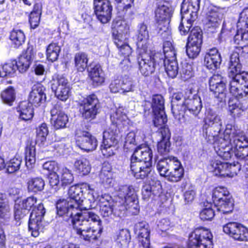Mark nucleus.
I'll use <instances>...</instances> for the list:
<instances>
[{"instance_id": "1", "label": "nucleus", "mask_w": 248, "mask_h": 248, "mask_svg": "<svg viewBox=\"0 0 248 248\" xmlns=\"http://www.w3.org/2000/svg\"><path fill=\"white\" fill-rule=\"evenodd\" d=\"M118 197L121 200L114 201L108 194L101 195L99 197L100 212L103 217H107L113 215L122 217L128 210L135 214L139 212L137 196L132 186H121Z\"/></svg>"}, {"instance_id": "2", "label": "nucleus", "mask_w": 248, "mask_h": 248, "mask_svg": "<svg viewBox=\"0 0 248 248\" xmlns=\"http://www.w3.org/2000/svg\"><path fill=\"white\" fill-rule=\"evenodd\" d=\"M72 225L77 234L89 242L96 240L102 230L100 217L94 212L77 213L73 217Z\"/></svg>"}, {"instance_id": "3", "label": "nucleus", "mask_w": 248, "mask_h": 248, "mask_svg": "<svg viewBox=\"0 0 248 248\" xmlns=\"http://www.w3.org/2000/svg\"><path fill=\"white\" fill-rule=\"evenodd\" d=\"M220 144L215 147L217 155L224 159L228 160L232 155V150L248 145V138L245 133L231 124H227L224 132L223 138H221Z\"/></svg>"}, {"instance_id": "4", "label": "nucleus", "mask_w": 248, "mask_h": 248, "mask_svg": "<svg viewBox=\"0 0 248 248\" xmlns=\"http://www.w3.org/2000/svg\"><path fill=\"white\" fill-rule=\"evenodd\" d=\"M230 93L235 96L240 97L248 93V73L241 71L239 54L233 52L230 56L229 64Z\"/></svg>"}, {"instance_id": "5", "label": "nucleus", "mask_w": 248, "mask_h": 248, "mask_svg": "<svg viewBox=\"0 0 248 248\" xmlns=\"http://www.w3.org/2000/svg\"><path fill=\"white\" fill-rule=\"evenodd\" d=\"M115 124H112L110 127L103 132V144L105 146H114L118 143L117 127L123 125L127 126L129 120L126 115V110L123 107H119L113 115Z\"/></svg>"}, {"instance_id": "6", "label": "nucleus", "mask_w": 248, "mask_h": 248, "mask_svg": "<svg viewBox=\"0 0 248 248\" xmlns=\"http://www.w3.org/2000/svg\"><path fill=\"white\" fill-rule=\"evenodd\" d=\"M172 15V8L168 1L158 0L155 11V32L162 35L169 31L170 18Z\"/></svg>"}, {"instance_id": "7", "label": "nucleus", "mask_w": 248, "mask_h": 248, "mask_svg": "<svg viewBox=\"0 0 248 248\" xmlns=\"http://www.w3.org/2000/svg\"><path fill=\"white\" fill-rule=\"evenodd\" d=\"M164 100L161 95L153 96L152 102L145 101L144 109L150 111L152 109L154 113V124L155 126L163 125L167 121V116L164 111Z\"/></svg>"}, {"instance_id": "8", "label": "nucleus", "mask_w": 248, "mask_h": 248, "mask_svg": "<svg viewBox=\"0 0 248 248\" xmlns=\"http://www.w3.org/2000/svg\"><path fill=\"white\" fill-rule=\"evenodd\" d=\"M213 236L207 229L197 228L189 235V248H213Z\"/></svg>"}, {"instance_id": "9", "label": "nucleus", "mask_w": 248, "mask_h": 248, "mask_svg": "<svg viewBox=\"0 0 248 248\" xmlns=\"http://www.w3.org/2000/svg\"><path fill=\"white\" fill-rule=\"evenodd\" d=\"M79 108L82 117L84 119L91 120L94 119L99 113L100 105L97 96L93 94L80 101Z\"/></svg>"}, {"instance_id": "10", "label": "nucleus", "mask_w": 248, "mask_h": 248, "mask_svg": "<svg viewBox=\"0 0 248 248\" xmlns=\"http://www.w3.org/2000/svg\"><path fill=\"white\" fill-rule=\"evenodd\" d=\"M83 188L86 189L89 191L87 197L84 199H80L79 201V204L77 207V211H76L75 216L77 213H81L85 212H93L90 209L93 207L95 201L97 200L99 202V197L101 196L98 195L99 189L98 187L93 185H89L86 184L83 186Z\"/></svg>"}, {"instance_id": "11", "label": "nucleus", "mask_w": 248, "mask_h": 248, "mask_svg": "<svg viewBox=\"0 0 248 248\" xmlns=\"http://www.w3.org/2000/svg\"><path fill=\"white\" fill-rule=\"evenodd\" d=\"M45 213L43 205L39 204L31 213L28 227L32 236L36 237L39 235L40 232H43L44 226L42 224V219Z\"/></svg>"}, {"instance_id": "12", "label": "nucleus", "mask_w": 248, "mask_h": 248, "mask_svg": "<svg viewBox=\"0 0 248 248\" xmlns=\"http://www.w3.org/2000/svg\"><path fill=\"white\" fill-rule=\"evenodd\" d=\"M211 167L216 175L224 177H233L241 169V166L238 162H234L232 164L219 160L213 161L211 164Z\"/></svg>"}, {"instance_id": "13", "label": "nucleus", "mask_w": 248, "mask_h": 248, "mask_svg": "<svg viewBox=\"0 0 248 248\" xmlns=\"http://www.w3.org/2000/svg\"><path fill=\"white\" fill-rule=\"evenodd\" d=\"M51 89L56 96L62 101H66L70 95V87L68 80L63 76L54 77L51 84Z\"/></svg>"}, {"instance_id": "14", "label": "nucleus", "mask_w": 248, "mask_h": 248, "mask_svg": "<svg viewBox=\"0 0 248 248\" xmlns=\"http://www.w3.org/2000/svg\"><path fill=\"white\" fill-rule=\"evenodd\" d=\"M146 51L140 50V56L138 58L139 69L141 74L147 77L155 71L156 63L155 58L156 55L152 56Z\"/></svg>"}, {"instance_id": "15", "label": "nucleus", "mask_w": 248, "mask_h": 248, "mask_svg": "<svg viewBox=\"0 0 248 248\" xmlns=\"http://www.w3.org/2000/svg\"><path fill=\"white\" fill-rule=\"evenodd\" d=\"M112 7L108 0H94V12L97 18L103 24L111 19Z\"/></svg>"}, {"instance_id": "16", "label": "nucleus", "mask_w": 248, "mask_h": 248, "mask_svg": "<svg viewBox=\"0 0 248 248\" xmlns=\"http://www.w3.org/2000/svg\"><path fill=\"white\" fill-rule=\"evenodd\" d=\"M223 230L235 240L248 241V229L240 223L229 222L223 226Z\"/></svg>"}, {"instance_id": "17", "label": "nucleus", "mask_w": 248, "mask_h": 248, "mask_svg": "<svg viewBox=\"0 0 248 248\" xmlns=\"http://www.w3.org/2000/svg\"><path fill=\"white\" fill-rule=\"evenodd\" d=\"M222 122L204 124L202 126L203 137L210 143L215 144L214 148L220 144L221 141L218 139V136L221 131Z\"/></svg>"}, {"instance_id": "18", "label": "nucleus", "mask_w": 248, "mask_h": 248, "mask_svg": "<svg viewBox=\"0 0 248 248\" xmlns=\"http://www.w3.org/2000/svg\"><path fill=\"white\" fill-rule=\"evenodd\" d=\"M130 170L136 179L148 177L152 172V162H131Z\"/></svg>"}, {"instance_id": "19", "label": "nucleus", "mask_w": 248, "mask_h": 248, "mask_svg": "<svg viewBox=\"0 0 248 248\" xmlns=\"http://www.w3.org/2000/svg\"><path fill=\"white\" fill-rule=\"evenodd\" d=\"M56 208L58 215L65 216L66 217H69L68 220L72 223L73 217H74L76 211L78 210L77 207L74 203L68 200H60L57 202Z\"/></svg>"}, {"instance_id": "20", "label": "nucleus", "mask_w": 248, "mask_h": 248, "mask_svg": "<svg viewBox=\"0 0 248 248\" xmlns=\"http://www.w3.org/2000/svg\"><path fill=\"white\" fill-rule=\"evenodd\" d=\"M51 123L56 129L64 128L68 121L67 116L61 110L59 105H55L50 111Z\"/></svg>"}, {"instance_id": "21", "label": "nucleus", "mask_w": 248, "mask_h": 248, "mask_svg": "<svg viewBox=\"0 0 248 248\" xmlns=\"http://www.w3.org/2000/svg\"><path fill=\"white\" fill-rule=\"evenodd\" d=\"M135 232L138 234L140 243L143 248H150V232L149 225L145 222L136 224Z\"/></svg>"}, {"instance_id": "22", "label": "nucleus", "mask_w": 248, "mask_h": 248, "mask_svg": "<svg viewBox=\"0 0 248 248\" xmlns=\"http://www.w3.org/2000/svg\"><path fill=\"white\" fill-rule=\"evenodd\" d=\"M77 143L80 149L87 152L94 150L97 146L95 138L87 132H83L82 135L78 136Z\"/></svg>"}, {"instance_id": "23", "label": "nucleus", "mask_w": 248, "mask_h": 248, "mask_svg": "<svg viewBox=\"0 0 248 248\" xmlns=\"http://www.w3.org/2000/svg\"><path fill=\"white\" fill-rule=\"evenodd\" d=\"M152 158L151 149L148 146L141 145L134 150L131 157V162H152Z\"/></svg>"}, {"instance_id": "24", "label": "nucleus", "mask_w": 248, "mask_h": 248, "mask_svg": "<svg viewBox=\"0 0 248 248\" xmlns=\"http://www.w3.org/2000/svg\"><path fill=\"white\" fill-rule=\"evenodd\" d=\"M137 46L141 50L146 51L148 48L149 31L147 26L144 23L139 24L137 29Z\"/></svg>"}, {"instance_id": "25", "label": "nucleus", "mask_w": 248, "mask_h": 248, "mask_svg": "<svg viewBox=\"0 0 248 248\" xmlns=\"http://www.w3.org/2000/svg\"><path fill=\"white\" fill-rule=\"evenodd\" d=\"M200 0H184L181 8V13L182 14V19L188 13H191L193 19H197L198 12L200 9Z\"/></svg>"}, {"instance_id": "26", "label": "nucleus", "mask_w": 248, "mask_h": 248, "mask_svg": "<svg viewBox=\"0 0 248 248\" xmlns=\"http://www.w3.org/2000/svg\"><path fill=\"white\" fill-rule=\"evenodd\" d=\"M44 91L45 88L41 84H34L30 93L28 102L35 106H39L46 98Z\"/></svg>"}, {"instance_id": "27", "label": "nucleus", "mask_w": 248, "mask_h": 248, "mask_svg": "<svg viewBox=\"0 0 248 248\" xmlns=\"http://www.w3.org/2000/svg\"><path fill=\"white\" fill-rule=\"evenodd\" d=\"M161 185L158 181L152 180L142 186V195L143 199L148 200L152 195H157L161 192Z\"/></svg>"}, {"instance_id": "28", "label": "nucleus", "mask_w": 248, "mask_h": 248, "mask_svg": "<svg viewBox=\"0 0 248 248\" xmlns=\"http://www.w3.org/2000/svg\"><path fill=\"white\" fill-rule=\"evenodd\" d=\"M221 57L217 49L213 48L207 52L204 57V64L209 69H216L221 63Z\"/></svg>"}, {"instance_id": "29", "label": "nucleus", "mask_w": 248, "mask_h": 248, "mask_svg": "<svg viewBox=\"0 0 248 248\" xmlns=\"http://www.w3.org/2000/svg\"><path fill=\"white\" fill-rule=\"evenodd\" d=\"M33 53L32 50L28 48L26 51L18 58L16 61V66L20 73H24L29 69L32 60Z\"/></svg>"}, {"instance_id": "30", "label": "nucleus", "mask_w": 248, "mask_h": 248, "mask_svg": "<svg viewBox=\"0 0 248 248\" xmlns=\"http://www.w3.org/2000/svg\"><path fill=\"white\" fill-rule=\"evenodd\" d=\"M223 16V13L220 9L216 7L211 9L207 16L206 24L208 27H218L221 22Z\"/></svg>"}, {"instance_id": "31", "label": "nucleus", "mask_w": 248, "mask_h": 248, "mask_svg": "<svg viewBox=\"0 0 248 248\" xmlns=\"http://www.w3.org/2000/svg\"><path fill=\"white\" fill-rule=\"evenodd\" d=\"M185 104L187 111L195 116L198 115L202 107L201 99L197 94L194 95L192 98L185 99Z\"/></svg>"}, {"instance_id": "32", "label": "nucleus", "mask_w": 248, "mask_h": 248, "mask_svg": "<svg viewBox=\"0 0 248 248\" xmlns=\"http://www.w3.org/2000/svg\"><path fill=\"white\" fill-rule=\"evenodd\" d=\"M184 169L180 162L176 159L170 170L169 171L166 178L169 181L177 182L182 179L184 176Z\"/></svg>"}, {"instance_id": "33", "label": "nucleus", "mask_w": 248, "mask_h": 248, "mask_svg": "<svg viewBox=\"0 0 248 248\" xmlns=\"http://www.w3.org/2000/svg\"><path fill=\"white\" fill-rule=\"evenodd\" d=\"M88 71L89 76L94 86L100 85L104 82V74L100 65H96L91 67Z\"/></svg>"}, {"instance_id": "34", "label": "nucleus", "mask_w": 248, "mask_h": 248, "mask_svg": "<svg viewBox=\"0 0 248 248\" xmlns=\"http://www.w3.org/2000/svg\"><path fill=\"white\" fill-rule=\"evenodd\" d=\"M17 111L20 118L24 121L31 120L33 116L32 105L27 101L20 103L17 108Z\"/></svg>"}, {"instance_id": "35", "label": "nucleus", "mask_w": 248, "mask_h": 248, "mask_svg": "<svg viewBox=\"0 0 248 248\" xmlns=\"http://www.w3.org/2000/svg\"><path fill=\"white\" fill-rule=\"evenodd\" d=\"M176 159L177 158L173 157L171 158H164L159 160L156 168L161 176L166 178Z\"/></svg>"}, {"instance_id": "36", "label": "nucleus", "mask_w": 248, "mask_h": 248, "mask_svg": "<svg viewBox=\"0 0 248 248\" xmlns=\"http://www.w3.org/2000/svg\"><path fill=\"white\" fill-rule=\"evenodd\" d=\"M129 28V25L125 21L116 20L112 24V35L126 36Z\"/></svg>"}, {"instance_id": "37", "label": "nucleus", "mask_w": 248, "mask_h": 248, "mask_svg": "<svg viewBox=\"0 0 248 248\" xmlns=\"http://www.w3.org/2000/svg\"><path fill=\"white\" fill-rule=\"evenodd\" d=\"M91 165L88 159L80 158L75 160L74 163V169L78 173L85 175L91 171Z\"/></svg>"}, {"instance_id": "38", "label": "nucleus", "mask_w": 248, "mask_h": 248, "mask_svg": "<svg viewBox=\"0 0 248 248\" xmlns=\"http://www.w3.org/2000/svg\"><path fill=\"white\" fill-rule=\"evenodd\" d=\"M131 240L130 232L127 229H122L117 233L115 242L119 248H126Z\"/></svg>"}, {"instance_id": "39", "label": "nucleus", "mask_w": 248, "mask_h": 248, "mask_svg": "<svg viewBox=\"0 0 248 248\" xmlns=\"http://www.w3.org/2000/svg\"><path fill=\"white\" fill-rule=\"evenodd\" d=\"M163 63L168 75L172 78H175L178 73V66L176 59L175 60L164 59Z\"/></svg>"}, {"instance_id": "40", "label": "nucleus", "mask_w": 248, "mask_h": 248, "mask_svg": "<svg viewBox=\"0 0 248 248\" xmlns=\"http://www.w3.org/2000/svg\"><path fill=\"white\" fill-rule=\"evenodd\" d=\"M81 187L77 186H72L68 190L69 197L68 200L74 204L77 207L79 204V201L83 196V190Z\"/></svg>"}, {"instance_id": "41", "label": "nucleus", "mask_w": 248, "mask_h": 248, "mask_svg": "<svg viewBox=\"0 0 248 248\" xmlns=\"http://www.w3.org/2000/svg\"><path fill=\"white\" fill-rule=\"evenodd\" d=\"M16 97V93L12 87H9L2 91L0 93V98L2 102L9 106L13 105Z\"/></svg>"}, {"instance_id": "42", "label": "nucleus", "mask_w": 248, "mask_h": 248, "mask_svg": "<svg viewBox=\"0 0 248 248\" xmlns=\"http://www.w3.org/2000/svg\"><path fill=\"white\" fill-rule=\"evenodd\" d=\"M181 22L179 26V31L182 35H186L190 31L194 22L196 19H193L191 16V13H188L185 16V17L182 19V14H181Z\"/></svg>"}, {"instance_id": "43", "label": "nucleus", "mask_w": 248, "mask_h": 248, "mask_svg": "<svg viewBox=\"0 0 248 248\" xmlns=\"http://www.w3.org/2000/svg\"><path fill=\"white\" fill-rule=\"evenodd\" d=\"M88 61V56L84 52H80L75 55V65L78 71L83 72L85 70L87 67Z\"/></svg>"}, {"instance_id": "44", "label": "nucleus", "mask_w": 248, "mask_h": 248, "mask_svg": "<svg viewBox=\"0 0 248 248\" xmlns=\"http://www.w3.org/2000/svg\"><path fill=\"white\" fill-rule=\"evenodd\" d=\"M27 185L29 192L36 193L43 190L45 184L42 178L36 177L29 180Z\"/></svg>"}, {"instance_id": "45", "label": "nucleus", "mask_w": 248, "mask_h": 248, "mask_svg": "<svg viewBox=\"0 0 248 248\" xmlns=\"http://www.w3.org/2000/svg\"><path fill=\"white\" fill-rule=\"evenodd\" d=\"M10 39L14 46L18 47L24 43L25 36L21 30L14 29L10 33Z\"/></svg>"}, {"instance_id": "46", "label": "nucleus", "mask_w": 248, "mask_h": 248, "mask_svg": "<svg viewBox=\"0 0 248 248\" xmlns=\"http://www.w3.org/2000/svg\"><path fill=\"white\" fill-rule=\"evenodd\" d=\"M61 52L60 46L56 43H51L47 47L46 53L48 61L52 62L57 60Z\"/></svg>"}, {"instance_id": "47", "label": "nucleus", "mask_w": 248, "mask_h": 248, "mask_svg": "<svg viewBox=\"0 0 248 248\" xmlns=\"http://www.w3.org/2000/svg\"><path fill=\"white\" fill-rule=\"evenodd\" d=\"M187 43L202 45V32L199 27H195L190 31Z\"/></svg>"}, {"instance_id": "48", "label": "nucleus", "mask_w": 248, "mask_h": 248, "mask_svg": "<svg viewBox=\"0 0 248 248\" xmlns=\"http://www.w3.org/2000/svg\"><path fill=\"white\" fill-rule=\"evenodd\" d=\"M4 195L0 194V224L9 218L10 216L9 206L4 202Z\"/></svg>"}, {"instance_id": "49", "label": "nucleus", "mask_w": 248, "mask_h": 248, "mask_svg": "<svg viewBox=\"0 0 248 248\" xmlns=\"http://www.w3.org/2000/svg\"><path fill=\"white\" fill-rule=\"evenodd\" d=\"M35 148L33 146H30L27 148L25 155L26 166L30 169L34 166L35 161Z\"/></svg>"}, {"instance_id": "50", "label": "nucleus", "mask_w": 248, "mask_h": 248, "mask_svg": "<svg viewBox=\"0 0 248 248\" xmlns=\"http://www.w3.org/2000/svg\"><path fill=\"white\" fill-rule=\"evenodd\" d=\"M59 170L61 176L62 186H66L71 184L74 180V177L71 171L66 168H62Z\"/></svg>"}, {"instance_id": "51", "label": "nucleus", "mask_w": 248, "mask_h": 248, "mask_svg": "<svg viewBox=\"0 0 248 248\" xmlns=\"http://www.w3.org/2000/svg\"><path fill=\"white\" fill-rule=\"evenodd\" d=\"M203 122L204 124L222 122L217 111L210 108L206 109Z\"/></svg>"}, {"instance_id": "52", "label": "nucleus", "mask_w": 248, "mask_h": 248, "mask_svg": "<svg viewBox=\"0 0 248 248\" xmlns=\"http://www.w3.org/2000/svg\"><path fill=\"white\" fill-rule=\"evenodd\" d=\"M22 160L20 157H15L6 163L7 171L13 173L18 171L20 167Z\"/></svg>"}, {"instance_id": "53", "label": "nucleus", "mask_w": 248, "mask_h": 248, "mask_svg": "<svg viewBox=\"0 0 248 248\" xmlns=\"http://www.w3.org/2000/svg\"><path fill=\"white\" fill-rule=\"evenodd\" d=\"M201 44L187 43L186 45V52L189 58L194 59L196 58L201 51Z\"/></svg>"}, {"instance_id": "54", "label": "nucleus", "mask_w": 248, "mask_h": 248, "mask_svg": "<svg viewBox=\"0 0 248 248\" xmlns=\"http://www.w3.org/2000/svg\"><path fill=\"white\" fill-rule=\"evenodd\" d=\"M15 61L6 63L0 68V77H5L7 75H13L16 71Z\"/></svg>"}, {"instance_id": "55", "label": "nucleus", "mask_w": 248, "mask_h": 248, "mask_svg": "<svg viewBox=\"0 0 248 248\" xmlns=\"http://www.w3.org/2000/svg\"><path fill=\"white\" fill-rule=\"evenodd\" d=\"M163 52L165 56L164 59H176V52L171 43L170 41H166L163 44Z\"/></svg>"}, {"instance_id": "56", "label": "nucleus", "mask_w": 248, "mask_h": 248, "mask_svg": "<svg viewBox=\"0 0 248 248\" xmlns=\"http://www.w3.org/2000/svg\"><path fill=\"white\" fill-rule=\"evenodd\" d=\"M171 111L175 118H180L181 116H183L185 112L187 111L185 101H182L179 103L171 105Z\"/></svg>"}, {"instance_id": "57", "label": "nucleus", "mask_w": 248, "mask_h": 248, "mask_svg": "<svg viewBox=\"0 0 248 248\" xmlns=\"http://www.w3.org/2000/svg\"><path fill=\"white\" fill-rule=\"evenodd\" d=\"M48 134V130L47 125L46 124H42L37 129L36 131V140L37 142L44 143Z\"/></svg>"}, {"instance_id": "58", "label": "nucleus", "mask_w": 248, "mask_h": 248, "mask_svg": "<svg viewBox=\"0 0 248 248\" xmlns=\"http://www.w3.org/2000/svg\"><path fill=\"white\" fill-rule=\"evenodd\" d=\"M193 70L191 64L187 62L183 63L182 69L180 71L181 78L184 80H187L193 76Z\"/></svg>"}, {"instance_id": "59", "label": "nucleus", "mask_w": 248, "mask_h": 248, "mask_svg": "<svg viewBox=\"0 0 248 248\" xmlns=\"http://www.w3.org/2000/svg\"><path fill=\"white\" fill-rule=\"evenodd\" d=\"M215 205L217 207L218 210L223 214L232 212L233 208V203L232 199L225 202L221 201Z\"/></svg>"}, {"instance_id": "60", "label": "nucleus", "mask_w": 248, "mask_h": 248, "mask_svg": "<svg viewBox=\"0 0 248 248\" xmlns=\"http://www.w3.org/2000/svg\"><path fill=\"white\" fill-rule=\"evenodd\" d=\"M215 87L216 88L213 89L211 86L209 87L210 90L213 93L215 97L219 99L220 101H222L226 96V84H221L218 86H215Z\"/></svg>"}, {"instance_id": "61", "label": "nucleus", "mask_w": 248, "mask_h": 248, "mask_svg": "<svg viewBox=\"0 0 248 248\" xmlns=\"http://www.w3.org/2000/svg\"><path fill=\"white\" fill-rule=\"evenodd\" d=\"M135 133L132 131L129 132L125 138L124 148L128 150H132L137 144Z\"/></svg>"}, {"instance_id": "62", "label": "nucleus", "mask_w": 248, "mask_h": 248, "mask_svg": "<svg viewBox=\"0 0 248 248\" xmlns=\"http://www.w3.org/2000/svg\"><path fill=\"white\" fill-rule=\"evenodd\" d=\"M234 154L236 157L240 160H248V145L237 148L232 150V154Z\"/></svg>"}, {"instance_id": "63", "label": "nucleus", "mask_w": 248, "mask_h": 248, "mask_svg": "<svg viewBox=\"0 0 248 248\" xmlns=\"http://www.w3.org/2000/svg\"><path fill=\"white\" fill-rule=\"evenodd\" d=\"M237 27L240 29L248 28V7L245 8L240 14Z\"/></svg>"}, {"instance_id": "64", "label": "nucleus", "mask_w": 248, "mask_h": 248, "mask_svg": "<svg viewBox=\"0 0 248 248\" xmlns=\"http://www.w3.org/2000/svg\"><path fill=\"white\" fill-rule=\"evenodd\" d=\"M122 93L133 91L135 87L133 81L131 78L127 76L123 77L121 79Z\"/></svg>"}]
</instances>
